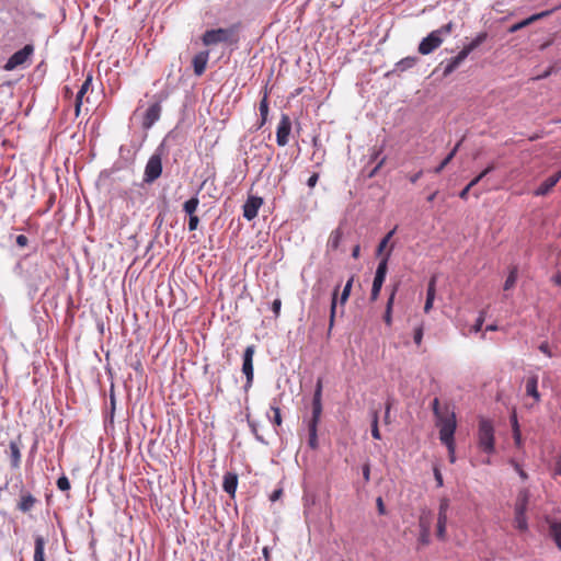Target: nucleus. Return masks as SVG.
<instances>
[{"mask_svg":"<svg viewBox=\"0 0 561 561\" xmlns=\"http://www.w3.org/2000/svg\"><path fill=\"white\" fill-rule=\"evenodd\" d=\"M530 497V493L527 489H523L518 492L516 503H515V511L517 512H526L528 501Z\"/></svg>","mask_w":561,"mask_h":561,"instance_id":"5701e85b","label":"nucleus"},{"mask_svg":"<svg viewBox=\"0 0 561 561\" xmlns=\"http://www.w3.org/2000/svg\"><path fill=\"white\" fill-rule=\"evenodd\" d=\"M434 477H435V480H436L437 486H438V488H442V486H443V484H444L443 476H442V473H440L439 469H438V468H436V467L434 468Z\"/></svg>","mask_w":561,"mask_h":561,"instance_id":"5fc2aeb1","label":"nucleus"},{"mask_svg":"<svg viewBox=\"0 0 561 561\" xmlns=\"http://www.w3.org/2000/svg\"><path fill=\"white\" fill-rule=\"evenodd\" d=\"M553 473L556 476H561V456H559L557 458L556 466H554V469H553Z\"/></svg>","mask_w":561,"mask_h":561,"instance_id":"0e129e2a","label":"nucleus"},{"mask_svg":"<svg viewBox=\"0 0 561 561\" xmlns=\"http://www.w3.org/2000/svg\"><path fill=\"white\" fill-rule=\"evenodd\" d=\"M454 22L440 26L437 30L432 31L426 37H424L419 44L417 50L421 55H430L437 49L444 42V39L454 31Z\"/></svg>","mask_w":561,"mask_h":561,"instance_id":"f03ea898","label":"nucleus"},{"mask_svg":"<svg viewBox=\"0 0 561 561\" xmlns=\"http://www.w3.org/2000/svg\"><path fill=\"white\" fill-rule=\"evenodd\" d=\"M249 425L251 427V431L252 433L255 435V438L261 442V443H264L266 444V442L264 440V438L257 433V428H256V424L254 422H249Z\"/></svg>","mask_w":561,"mask_h":561,"instance_id":"864d4df0","label":"nucleus"},{"mask_svg":"<svg viewBox=\"0 0 561 561\" xmlns=\"http://www.w3.org/2000/svg\"><path fill=\"white\" fill-rule=\"evenodd\" d=\"M381 152H382V147L380 148H374L373 149V153L370 156V159H369V164L370 163H375L374 168L368 172V178H374L378 170L383 165L385 161H386V157H380L381 156Z\"/></svg>","mask_w":561,"mask_h":561,"instance_id":"f3484780","label":"nucleus"},{"mask_svg":"<svg viewBox=\"0 0 561 561\" xmlns=\"http://www.w3.org/2000/svg\"><path fill=\"white\" fill-rule=\"evenodd\" d=\"M208 59H209L208 50L199 51L198 54H196L194 56L192 64H193V68H194V73L196 76H202L205 72Z\"/></svg>","mask_w":561,"mask_h":561,"instance_id":"dca6fc26","label":"nucleus"},{"mask_svg":"<svg viewBox=\"0 0 561 561\" xmlns=\"http://www.w3.org/2000/svg\"><path fill=\"white\" fill-rule=\"evenodd\" d=\"M446 525H447V517H438L437 518V531L436 535L440 540H444L446 537Z\"/></svg>","mask_w":561,"mask_h":561,"instance_id":"c9c22d12","label":"nucleus"},{"mask_svg":"<svg viewBox=\"0 0 561 561\" xmlns=\"http://www.w3.org/2000/svg\"><path fill=\"white\" fill-rule=\"evenodd\" d=\"M396 232V228H393L392 230H390L382 239L381 241L379 242L378 244V248H377V254L380 255L385 248L387 247L388 242L390 241V239L393 237Z\"/></svg>","mask_w":561,"mask_h":561,"instance_id":"58836bf2","label":"nucleus"},{"mask_svg":"<svg viewBox=\"0 0 561 561\" xmlns=\"http://www.w3.org/2000/svg\"><path fill=\"white\" fill-rule=\"evenodd\" d=\"M339 286L334 289L331 300V310H330V330L333 327L335 311H336V296H337Z\"/></svg>","mask_w":561,"mask_h":561,"instance_id":"4c0bfd02","label":"nucleus"},{"mask_svg":"<svg viewBox=\"0 0 561 561\" xmlns=\"http://www.w3.org/2000/svg\"><path fill=\"white\" fill-rule=\"evenodd\" d=\"M423 339V327L420 325L414 329L413 340L416 345H420L422 343Z\"/></svg>","mask_w":561,"mask_h":561,"instance_id":"de8ad7c7","label":"nucleus"},{"mask_svg":"<svg viewBox=\"0 0 561 561\" xmlns=\"http://www.w3.org/2000/svg\"><path fill=\"white\" fill-rule=\"evenodd\" d=\"M548 524V536L553 540L557 548L561 550V522L553 518H546Z\"/></svg>","mask_w":561,"mask_h":561,"instance_id":"4468645a","label":"nucleus"},{"mask_svg":"<svg viewBox=\"0 0 561 561\" xmlns=\"http://www.w3.org/2000/svg\"><path fill=\"white\" fill-rule=\"evenodd\" d=\"M283 494V490L282 489H277L275 490L271 495H270V500L272 502H275L277 501Z\"/></svg>","mask_w":561,"mask_h":561,"instance_id":"e2e57ef3","label":"nucleus"},{"mask_svg":"<svg viewBox=\"0 0 561 561\" xmlns=\"http://www.w3.org/2000/svg\"><path fill=\"white\" fill-rule=\"evenodd\" d=\"M160 115H161V105L160 103H153L152 105H150L146 113H145V116H144V121H142V127L145 129H149L151 128L154 123L157 121H159L160 118Z\"/></svg>","mask_w":561,"mask_h":561,"instance_id":"ddd939ff","label":"nucleus"},{"mask_svg":"<svg viewBox=\"0 0 561 561\" xmlns=\"http://www.w3.org/2000/svg\"><path fill=\"white\" fill-rule=\"evenodd\" d=\"M449 508V500L443 497L439 502L438 517H447V511Z\"/></svg>","mask_w":561,"mask_h":561,"instance_id":"37998d69","label":"nucleus"},{"mask_svg":"<svg viewBox=\"0 0 561 561\" xmlns=\"http://www.w3.org/2000/svg\"><path fill=\"white\" fill-rule=\"evenodd\" d=\"M263 204V199L257 196H250L243 205V217L252 220L257 216L259 209Z\"/></svg>","mask_w":561,"mask_h":561,"instance_id":"f8f14e48","label":"nucleus"},{"mask_svg":"<svg viewBox=\"0 0 561 561\" xmlns=\"http://www.w3.org/2000/svg\"><path fill=\"white\" fill-rule=\"evenodd\" d=\"M514 524L518 530L526 531L528 529L526 512L515 511Z\"/></svg>","mask_w":561,"mask_h":561,"instance_id":"c85d7f7f","label":"nucleus"},{"mask_svg":"<svg viewBox=\"0 0 561 561\" xmlns=\"http://www.w3.org/2000/svg\"><path fill=\"white\" fill-rule=\"evenodd\" d=\"M536 21V18H527L518 23H515L513 24L510 28H508V32L510 33H515L519 30H522L523 27H526L528 26L529 24H531L533 22Z\"/></svg>","mask_w":561,"mask_h":561,"instance_id":"e433bc0d","label":"nucleus"},{"mask_svg":"<svg viewBox=\"0 0 561 561\" xmlns=\"http://www.w3.org/2000/svg\"><path fill=\"white\" fill-rule=\"evenodd\" d=\"M10 458H11V467L19 468L21 461V453L20 447L16 442L10 443Z\"/></svg>","mask_w":561,"mask_h":561,"instance_id":"a878e982","label":"nucleus"},{"mask_svg":"<svg viewBox=\"0 0 561 561\" xmlns=\"http://www.w3.org/2000/svg\"><path fill=\"white\" fill-rule=\"evenodd\" d=\"M352 285H353V277H351L346 282V284H345V286L343 288V291H342L341 297H340L341 304H345L347 301V299L350 297V294H351Z\"/></svg>","mask_w":561,"mask_h":561,"instance_id":"a19ab883","label":"nucleus"},{"mask_svg":"<svg viewBox=\"0 0 561 561\" xmlns=\"http://www.w3.org/2000/svg\"><path fill=\"white\" fill-rule=\"evenodd\" d=\"M390 253H391V250H389L386 253V255L378 263V266H377V270L375 273V277H374V282H373L371 293H370L371 301H376L379 297L381 287L386 279V275H387V271H388V260H389Z\"/></svg>","mask_w":561,"mask_h":561,"instance_id":"0eeeda50","label":"nucleus"},{"mask_svg":"<svg viewBox=\"0 0 561 561\" xmlns=\"http://www.w3.org/2000/svg\"><path fill=\"white\" fill-rule=\"evenodd\" d=\"M517 275H518V271H517V267L516 266H513L510 271V274L504 283V290H510L512 289L515 284H516V280H517Z\"/></svg>","mask_w":561,"mask_h":561,"instance_id":"2f4dec72","label":"nucleus"},{"mask_svg":"<svg viewBox=\"0 0 561 561\" xmlns=\"http://www.w3.org/2000/svg\"><path fill=\"white\" fill-rule=\"evenodd\" d=\"M34 45L26 44L23 48L15 51L4 64L5 71H12L19 67H26L31 64L32 56L34 55Z\"/></svg>","mask_w":561,"mask_h":561,"instance_id":"423d86ee","label":"nucleus"},{"mask_svg":"<svg viewBox=\"0 0 561 561\" xmlns=\"http://www.w3.org/2000/svg\"><path fill=\"white\" fill-rule=\"evenodd\" d=\"M34 548V561H45L44 549H45V539L42 536H36Z\"/></svg>","mask_w":561,"mask_h":561,"instance_id":"393cba45","label":"nucleus"},{"mask_svg":"<svg viewBox=\"0 0 561 561\" xmlns=\"http://www.w3.org/2000/svg\"><path fill=\"white\" fill-rule=\"evenodd\" d=\"M417 61L416 57H405L396 64L394 71H405L415 66Z\"/></svg>","mask_w":561,"mask_h":561,"instance_id":"cd10ccee","label":"nucleus"},{"mask_svg":"<svg viewBox=\"0 0 561 561\" xmlns=\"http://www.w3.org/2000/svg\"><path fill=\"white\" fill-rule=\"evenodd\" d=\"M459 146H460V142H458L455 146V148L447 154V157L434 169V172L436 174L440 173L444 170V168L453 160Z\"/></svg>","mask_w":561,"mask_h":561,"instance_id":"7c9ffc66","label":"nucleus"},{"mask_svg":"<svg viewBox=\"0 0 561 561\" xmlns=\"http://www.w3.org/2000/svg\"><path fill=\"white\" fill-rule=\"evenodd\" d=\"M319 180V174L318 173H313L307 181V185L309 187H314L317 182Z\"/></svg>","mask_w":561,"mask_h":561,"instance_id":"052dcab7","label":"nucleus"},{"mask_svg":"<svg viewBox=\"0 0 561 561\" xmlns=\"http://www.w3.org/2000/svg\"><path fill=\"white\" fill-rule=\"evenodd\" d=\"M494 427L490 420L480 417L478 428V445L479 448L486 453H494Z\"/></svg>","mask_w":561,"mask_h":561,"instance_id":"39448f33","label":"nucleus"},{"mask_svg":"<svg viewBox=\"0 0 561 561\" xmlns=\"http://www.w3.org/2000/svg\"><path fill=\"white\" fill-rule=\"evenodd\" d=\"M15 241H16V244H18L19 247H21V248L26 247V245H27V243H28V239H27V237H26V236H24V234H19V236L16 237Z\"/></svg>","mask_w":561,"mask_h":561,"instance_id":"6e6d98bb","label":"nucleus"},{"mask_svg":"<svg viewBox=\"0 0 561 561\" xmlns=\"http://www.w3.org/2000/svg\"><path fill=\"white\" fill-rule=\"evenodd\" d=\"M280 307H282V301L280 299H275L272 304V310L273 312L275 313V316L277 317L279 314V311H280Z\"/></svg>","mask_w":561,"mask_h":561,"instance_id":"bf43d9fd","label":"nucleus"},{"mask_svg":"<svg viewBox=\"0 0 561 561\" xmlns=\"http://www.w3.org/2000/svg\"><path fill=\"white\" fill-rule=\"evenodd\" d=\"M539 351L541 353H543L545 355L549 356V357H552V353L550 351V347H549V344L547 342H542L540 345H539Z\"/></svg>","mask_w":561,"mask_h":561,"instance_id":"4d7b16f0","label":"nucleus"},{"mask_svg":"<svg viewBox=\"0 0 561 561\" xmlns=\"http://www.w3.org/2000/svg\"><path fill=\"white\" fill-rule=\"evenodd\" d=\"M430 536H431V530H426V529L421 530L420 531V538H419L420 542L422 545H428Z\"/></svg>","mask_w":561,"mask_h":561,"instance_id":"603ef678","label":"nucleus"},{"mask_svg":"<svg viewBox=\"0 0 561 561\" xmlns=\"http://www.w3.org/2000/svg\"><path fill=\"white\" fill-rule=\"evenodd\" d=\"M260 115L262 117V123L261 125H263L265 122H266V118H267V114H268V103H267V96L265 95L263 98V100L260 102Z\"/></svg>","mask_w":561,"mask_h":561,"instance_id":"ea45409f","label":"nucleus"},{"mask_svg":"<svg viewBox=\"0 0 561 561\" xmlns=\"http://www.w3.org/2000/svg\"><path fill=\"white\" fill-rule=\"evenodd\" d=\"M422 174H423V172L419 171L415 174L411 175L410 176V182L411 183H416L421 179Z\"/></svg>","mask_w":561,"mask_h":561,"instance_id":"338daca9","label":"nucleus"},{"mask_svg":"<svg viewBox=\"0 0 561 561\" xmlns=\"http://www.w3.org/2000/svg\"><path fill=\"white\" fill-rule=\"evenodd\" d=\"M488 38V33H479L470 43L465 45L457 56L447 59L445 69H443V76L448 77L451 75L465 60L466 58L476 50L481 44Z\"/></svg>","mask_w":561,"mask_h":561,"instance_id":"7ed1b4c3","label":"nucleus"},{"mask_svg":"<svg viewBox=\"0 0 561 561\" xmlns=\"http://www.w3.org/2000/svg\"><path fill=\"white\" fill-rule=\"evenodd\" d=\"M381 152H382V147L380 148H374L373 149V153L370 156V159H369V164L370 163H375L374 168L368 172V178H374L378 170L383 165L385 161H386V157H380L381 156Z\"/></svg>","mask_w":561,"mask_h":561,"instance_id":"a211bd4d","label":"nucleus"},{"mask_svg":"<svg viewBox=\"0 0 561 561\" xmlns=\"http://www.w3.org/2000/svg\"><path fill=\"white\" fill-rule=\"evenodd\" d=\"M378 421H379L378 411L375 410L371 412V436L375 439L381 438V435H380V432L378 428Z\"/></svg>","mask_w":561,"mask_h":561,"instance_id":"f704fd0d","label":"nucleus"},{"mask_svg":"<svg viewBox=\"0 0 561 561\" xmlns=\"http://www.w3.org/2000/svg\"><path fill=\"white\" fill-rule=\"evenodd\" d=\"M391 401L388 400L387 403H386V411H385V416H383V421L385 423L389 424L390 423V410H391Z\"/></svg>","mask_w":561,"mask_h":561,"instance_id":"13d9d810","label":"nucleus"},{"mask_svg":"<svg viewBox=\"0 0 561 561\" xmlns=\"http://www.w3.org/2000/svg\"><path fill=\"white\" fill-rule=\"evenodd\" d=\"M512 421H513V426H514V438L516 440V444H519L520 443V433L518 431V423H517V419H516L515 414L513 415Z\"/></svg>","mask_w":561,"mask_h":561,"instance_id":"3c124183","label":"nucleus"},{"mask_svg":"<svg viewBox=\"0 0 561 561\" xmlns=\"http://www.w3.org/2000/svg\"><path fill=\"white\" fill-rule=\"evenodd\" d=\"M199 205V199L197 196H193L192 198L187 199L183 204V210L187 216L195 215V211Z\"/></svg>","mask_w":561,"mask_h":561,"instance_id":"c756f323","label":"nucleus"},{"mask_svg":"<svg viewBox=\"0 0 561 561\" xmlns=\"http://www.w3.org/2000/svg\"><path fill=\"white\" fill-rule=\"evenodd\" d=\"M363 477H364L366 482L369 481V479H370V467H369V463H365L363 466Z\"/></svg>","mask_w":561,"mask_h":561,"instance_id":"680f3d73","label":"nucleus"},{"mask_svg":"<svg viewBox=\"0 0 561 561\" xmlns=\"http://www.w3.org/2000/svg\"><path fill=\"white\" fill-rule=\"evenodd\" d=\"M162 173V161L161 156L159 153L152 154L145 168L144 182L152 183L154 182Z\"/></svg>","mask_w":561,"mask_h":561,"instance_id":"9d476101","label":"nucleus"},{"mask_svg":"<svg viewBox=\"0 0 561 561\" xmlns=\"http://www.w3.org/2000/svg\"><path fill=\"white\" fill-rule=\"evenodd\" d=\"M291 130V122L287 115H283L276 130V142L284 147L288 144V137Z\"/></svg>","mask_w":561,"mask_h":561,"instance_id":"9b49d317","label":"nucleus"},{"mask_svg":"<svg viewBox=\"0 0 561 561\" xmlns=\"http://www.w3.org/2000/svg\"><path fill=\"white\" fill-rule=\"evenodd\" d=\"M341 240L342 231L341 229L337 228L331 232L327 243V248L332 251L336 250L340 247Z\"/></svg>","mask_w":561,"mask_h":561,"instance_id":"bb28decb","label":"nucleus"},{"mask_svg":"<svg viewBox=\"0 0 561 561\" xmlns=\"http://www.w3.org/2000/svg\"><path fill=\"white\" fill-rule=\"evenodd\" d=\"M538 377L530 376L526 381V393L533 397L537 402L540 401V393L538 392Z\"/></svg>","mask_w":561,"mask_h":561,"instance_id":"b1692460","label":"nucleus"},{"mask_svg":"<svg viewBox=\"0 0 561 561\" xmlns=\"http://www.w3.org/2000/svg\"><path fill=\"white\" fill-rule=\"evenodd\" d=\"M398 289H399V284H396L392 286L387 305H386L383 321L388 327H390L392 324V308H393L394 298H396V294H397Z\"/></svg>","mask_w":561,"mask_h":561,"instance_id":"6ab92c4d","label":"nucleus"},{"mask_svg":"<svg viewBox=\"0 0 561 561\" xmlns=\"http://www.w3.org/2000/svg\"><path fill=\"white\" fill-rule=\"evenodd\" d=\"M57 488L60 491H68L70 489V482L66 476H61L58 478Z\"/></svg>","mask_w":561,"mask_h":561,"instance_id":"a18cd8bd","label":"nucleus"},{"mask_svg":"<svg viewBox=\"0 0 561 561\" xmlns=\"http://www.w3.org/2000/svg\"><path fill=\"white\" fill-rule=\"evenodd\" d=\"M91 82H92V78L91 77L87 78L76 95V102H75L76 116H79V114H80V108L82 105V98L88 92V90L91 85Z\"/></svg>","mask_w":561,"mask_h":561,"instance_id":"4be33fe9","label":"nucleus"},{"mask_svg":"<svg viewBox=\"0 0 561 561\" xmlns=\"http://www.w3.org/2000/svg\"><path fill=\"white\" fill-rule=\"evenodd\" d=\"M199 218L196 215L188 216V230L194 231L197 229Z\"/></svg>","mask_w":561,"mask_h":561,"instance_id":"8fccbe9b","label":"nucleus"},{"mask_svg":"<svg viewBox=\"0 0 561 561\" xmlns=\"http://www.w3.org/2000/svg\"><path fill=\"white\" fill-rule=\"evenodd\" d=\"M435 286H436V277L433 276L428 283L426 298H431V300L435 299Z\"/></svg>","mask_w":561,"mask_h":561,"instance_id":"c03bdc74","label":"nucleus"},{"mask_svg":"<svg viewBox=\"0 0 561 561\" xmlns=\"http://www.w3.org/2000/svg\"><path fill=\"white\" fill-rule=\"evenodd\" d=\"M484 319H485V311L482 310L479 314V317L477 318L476 320V323L471 327L470 331L471 332H474V333H478L481 331L482 329V325H483V322H484Z\"/></svg>","mask_w":561,"mask_h":561,"instance_id":"79ce46f5","label":"nucleus"},{"mask_svg":"<svg viewBox=\"0 0 561 561\" xmlns=\"http://www.w3.org/2000/svg\"><path fill=\"white\" fill-rule=\"evenodd\" d=\"M436 425L439 427V439L442 444H444L449 451L454 453V435L457 427L455 412L451 411L449 407H445V414L440 415V417H436Z\"/></svg>","mask_w":561,"mask_h":561,"instance_id":"f257e3e1","label":"nucleus"},{"mask_svg":"<svg viewBox=\"0 0 561 561\" xmlns=\"http://www.w3.org/2000/svg\"><path fill=\"white\" fill-rule=\"evenodd\" d=\"M202 42L205 46H211L221 43L232 44L237 42L236 31L233 27L207 30L202 36Z\"/></svg>","mask_w":561,"mask_h":561,"instance_id":"20e7f679","label":"nucleus"},{"mask_svg":"<svg viewBox=\"0 0 561 561\" xmlns=\"http://www.w3.org/2000/svg\"><path fill=\"white\" fill-rule=\"evenodd\" d=\"M322 380L319 378L316 385L313 398H312V414L308 421V425L318 427L320 417L322 414Z\"/></svg>","mask_w":561,"mask_h":561,"instance_id":"1a4fd4ad","label":"nucleus"},{"mask_svg":"<svg viewBox=\"0 0 561 561\" xmlns=\"http://www.w3.org/2000/svg\"><path fill=\"white\" fill-rule=\"evenodd\" d=\"M318 427H314L313 425H308V432H309V438H308V446L311 449L318 448V434H317Z\"/></svg>","mask_w":561,"mask_h":561,"instance_id":"72a5a7b5","label":"nucleus"},{"mask_svg":"<svg viewBox=\"0 0 561 561\" xmlns=\"http://www.w3.org/2000/svg\"><path fill=\"white\" fill-rule=\"evenodd\" d=\"M561 179V170L546 179L534 192L536 196L547 195Z\"/></svg>","mask_w":561,"mask_h":561,"instance_id":"2eb2a0df","label":"nucleus"},{"mask_svg":"<svg viewBox=\"0 0 561 561\" xmlns=\"http://www.w3.org/2000/svg\"><path fill=\"white\" fill-rule=\"evenodd\" d=\"M472 187H469V183L461 190V192L459 193V197L461 199H467L468 198V194H469V191L471 190Z\"/></svg>","mask_w":561,"mask_h":561,"instance_id":"69168bd1","label":"nucleus"},{"mask_svg":"<svg viewBox=\"0 0 561 561\" xmlns=\"http://www.w3.org/2000/svg\"><path fill=\"white\" fill-rule=\"evenodd\" d=\"M551 280L553 282V284H556L557 286H561V273H557L556 275L552 276Z\"/></svg>","mask_w":561,"mask_h":561,"instance_id":"774afa93","label":"nucleus"},{"mask_svg":"<svg viewBox=\"0 0 561 561\" xmlns=\"http://www.w3.org/2000/svg\"><path fill=\"white\" fill-rule=\"evenodd\" d=\"M238 486V476L233 472H227L224 476L222 489L229 495L233 496Z\"/></svg>","mask_w":561,"mask_h":561,"instance_id":"aec40b11","label":"nucleus"},{"mask_svg":"<svg viewBox=\"0 0 561 561\" xmlns=\"http://www.w3.org/2000/svg\"><path fill=\"white\" fill-rule=\"evenodd\" d=\"M36 502L37 500L31 493H22L18 508L23 513H27L34 507Z\"/></svg>","mask_w":561,"mask_h":561,"instance_id":"412c9836","label":"nucleus"},{"mask_svg":"<svg viewBox=\"0 0 561 561\" xmlns=\"http://www.w3.org/2000/svg\"><path fill=\"white\" fill-rule=\"evenodd\" d=\"M255 353L254 345L247 346L242 357V373L245 375L244 391H249L253 383V356Z\"/></svg>","mask_w":561,"mask_h":561,"instance_id":"6e6552de","label":"nucleus"},{"mask_svg":"<svg viewBox=\"0 0 561 561\" xmlns=\"http://www.w3.org/2000/svg\"><path fill=\"white\" fill-rule=\"evenodd\" d=\"M271 410L274 412V416H273V423L275 425H280L282 424V416H280V410L278 407L276 405H272L271 407Z\"/></svg>","mask_w":561,"mask_h":561,"instance_id":"09e8293b","label":"nucleus"},{"mask_svg":"<svg viewBox=\"0 0 561 561\" xmlns=\"http://www.w3.org/2000/svg\"><path fill=\"white\" fill-rule=\"evenodd\" d=\"M432 409L435 417H440V415L445 414V409L442 410L439 407V400L435 398L432 402Z\"/></svg>","mask_w":561,"mask_h":561,"instance_id":"49530a36","label":"nucleus"},{"mask_svg":"<svg viewBox=\"0 0 561 561\" xmlns=\"http://www.w3.org/2000/svg\"><path fill=\"white\" fill-rule=\"evenodd\" d=\"M420 530H431L432 527V514L431 512H423L419 519Z\"/></svg>","mask_w":561,"mask_h":561,"instance_id":"473e14b6","label":"nucleus"}]
</instances>
